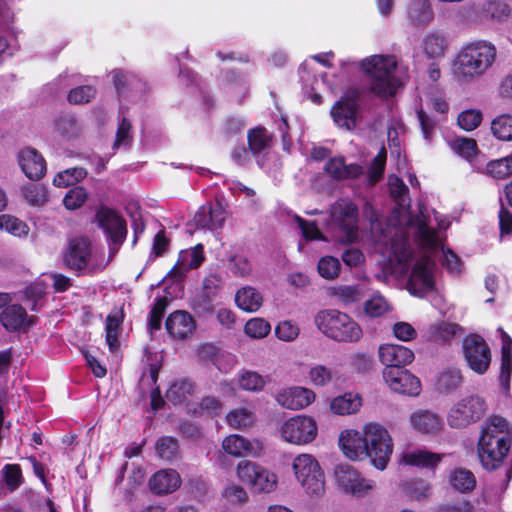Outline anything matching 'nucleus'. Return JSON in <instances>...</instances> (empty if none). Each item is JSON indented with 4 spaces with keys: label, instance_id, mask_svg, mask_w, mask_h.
Listing matches in <instances>:
<instances>
[{
    "label": "nucleus",
    "instance_id": "b1692460",
    "mask_svg": "<svg viewBox=\"0 0 512 512\" xmlns=\"http://www.w3.org/2000/svg\"><path fill=\"white\" fill-rule=\"evenodd\" d=\"M388 185L390 188L391 195L394 198L395 202L397 203L399 208L404 211V219L406 221V226H399L394 229L392 237H394L395 233L400 228H404L407 234L413 233V229L410 228L409 223L410 220L415 221L417 216L412 217L407 211L410 207V198L408 196L407 186L399 177L395 175L389 176ZM422 214L424 215V213L421 212L420 215H418V217H420Z\"/></svg>",
    "mask_w": 512,
    "mask_h": 512
},
{
    "label": "nucleus",
    "instance_id": "338daca9",
    "mask_svg": "<svg viewBox=\"0 0 512 512\" xmlns=\"http://www.w3.org/2000/svg\"><path fill=\"white\" fill-rule=\"evenodd\" d=\"M228 270L236 277L245 278L252 272V264L241 255L232 256L227 264Z\"/></svg>",
    "mask_w": 512,
    "mask_h": 512
},
{
    "label": "nucleus",
    "instance_id": "0eeeda50",
    "mask_svg": "<svg viewBox=\"0 0 512 512\" xmlns=\"http://www.w3.org/2000/svg\"><path fill=\"white\" fill-rule=\"evenodd\" d=\"M364 433L367 446L365 459L368 458L377 470H385L394 450L390 432L380 423L368 422L364 424Z\"/></svg>",
    "mask_w": 512,
    "mask_h": 512
},
{
    "label": "nucleus",
    "instance_id": "20e7f679",
    "mask_svg": "<svg viewBox=\"0 0 512 512\" xmlns=\"http://www.w3.org/2000/svg\"><path fill=\"white\" fill-rule=\"evenodd\" d=\"M397 66V58L389 54L372 55L360 62L362 72L369 78L371 92L383 98L396 93L399 86L395 76Z\"/></svg>",
    "mask_w": 512,
    "mask_h": 512
},
{
    "label": "nucleus",
    "instance_id": "423d86ee",
    "mask_svg": "<svg viewBox=\"0 0 512 512\" xmlns=\"http://www.w3.org/2000/svg\"><path fill=\"white\" fill-rule=\"evenodd\" d=\"M314 324L324 336L336 342L355 343L363 335L360 325L347 313L337 309L318 311Z\"/></svg>",
    "mask_w": 512,
    "mask_h": 512
},
{
    "label": "nucleus",
    "instance_id": "7c9ffc66",
    "mask_svg": "<svg viewBox=\"0 0 512 512\" xmlns=\"http://www.w3.org/2000/svg\"><path fill=\"white\" fill-rule=\"evenodd\" d=\"M442 455L424 449H412L403 451L399 456V463L423 468H434Z\"/></svg>",
    "mask_w": 512,
    "mask_h": 512
},
{
    "label": "nucleus",
    "instance_id": "a18cd8bd",
    "mask_svg": "<svg viewBox=\"0 0 512 512\" xmlns=\"http://www.w3.org/2000/svg\"><path fill=\"white\" fill-rule=\"evenodd\" d=\"M491 132L498 140H512V114L505 113L496 116L491 121Z\"/></svg>",
    "mask_w": 512,
    "mask_h": 512
},
{
    "label": "nucleus",
    "instance_id": "cd10ccee",
    "mask_svg": "<svg viewBox=\"0 0 512 512\" xmlns=\"http://www.w3.org/2000/svg\"><path fill=\"white\" fill-rule=\"evenodd\" d=\"M412 428L421 434H435L443 428L441 417L428 410H417L410 415Z\"/></svg>",
    "mask_w": 512,
    "mask_h": 512
},
{
    "label": "nucleus",
    "instance_id": "f8f14e48",
    "mask_svg": "<svg viewBox=\"0 0 512 512\" xmlns=\"http://www.w3.org/2000/svg\"><path fill=\"white\" fill-rule=\"evenodd\" d=\"M96 220L107 238L109 255L113 257L126 239V221L116 211L107 207H101L97 211Z\"/></svg>",
    "mask_w": 512,
    "mask_h": 512
},
{
    "label": "nucleus",
    "instance_id": "6e6d98bb",
    "mask_svg": "<svg viewBox=\"0 0 512 512\" xmlns=\"http://www.w3.org/2000/svg\"><path fill=\"white\" fill-rule=\"evenodd\" d=\"M271 331V325L263 318H252L244 326V332L247 336L254 339H262Z\"/></svg>",
    "mask_w": 512,
    "mask_h": 512
},
{
    "label": "nucleus",
    "instance_id": "a878e982",
    "mask_svg": "<svg viewBox=\"0 0 512 512\" xmlns=\"http://www.w3.org/2000/svg\"><path fill=\"white\" fill-rule=\"evenodd\" d=\"M180 474L174 469H162L149 479V487L154 494L167 495L175 492L181 486Z\"/></svg>",
    "mask_w": 512,
    "mask_h": 512
},
{
    "label": "nucleus",
    "instance_id": "2f4dec72",
    "mask_svg": "<svg viewBox=\"0 0 512 512\" xmlns=\"http://www.w3.org/2000/svg\"><path fill=\"white\" fill-rule=\"evenodd\" d=\"M407 18L413 26H428L434 19L431 0H412L407 8Z\"/></svg>",
    "mask_w": 512,
    "mask_h": 512
},
{
    "label": "nucleus",
    "instance_id": "1a4fd4ad",
    "mask_svg": "<svg viewBox=\"0 0 512 512\" xmlns=\"http://www.w3.org/2000/svg\"><path fill=\"white\" fill-rule=\"evenodd\" d=\"M487 409L483 397L478 394H468L456 401L448 410L447 423L451 428H465L478 422Z\"/></svg>",
    "mask_w": 512,
    "mask_h": 512
},
{
    "label": "nucleus",
    "instance_id": "f3484780",
    "mask_svg": "<svg viewBox=\"0 0 512 512\" xmlns=\"http://www.w3.org/2000/svg\"><path fill=\"white\" fill-rule=\"evenodd\" d=\"M316 399L315 392L304 386H287L275 394V401L284 409L298 411L311 405Z\"/></svg>",
    "mask_w": 512,
    "mask_h": 512
},
{
    "label": "nucleus",
    "instance_id": "aec40b11",
    "mask_svg": "<svg viewBox=\"0 0 512 512\" xmlns=\"http://www.w3.org/2000/svg\"><path fill=\"white\" fill-rule=\"evenodd\" d=\"M338 444L343 454L352 461L365 459L367 446L365 441L364 425L361 431L356 429L343 430L338 438Z\"/></svg>",
    "mask_w": 512,
    "mask_h": 512
},
{
    "label": "nucleus",
    "instance_id": "5fc2aeb1",
    "mask_svg": "<svg viewBox=\"0 0 512 512\" xmlns=\"http://www.w3.org/2000/svg\"><path fill=\"white\" fill-rule=\"evenodd\" d=\"M26 201L33 206H42L48 201L47 188L41 184H29L23 187Z\"/></svg>",
    "mask_w": 512,
    "mask_h": 512
},
{
    "label": "nucleus",
    "instance_id": "72a5a7b5",
    "mask_svg": "<svg viewBox=\"0 0 512 512\" xmlns=\"http://www.w3.org/2000/svg\"><path fill=\"white\" fill-rule=\"evenodd\" d=\"M448 46L449 42L446 35L439 30L426 33L422 40L423 52L430 59L443 58Z\"/></svg>",
    "mask_w": 512,
    "mask_h": 512
},
{
    "label": "nucleus",
    "instance_id": "4d7b16f0",
    "mask_svg": "<svg viewBox=\"0 0 512 512\" xmlns=\"http://www.w3.org/2000/svg\"><path fill=\"white\" fill-rule=\"evenodd\" d=\"M341 264L339 260L332 256H324L318 262V273L326 280H333L340 273Z\"/></svg>",
    "mask_w": 512,
    "mask_h": 512
},
{
    "label": "nucleus",
    "instance_id": "f03ea898",
    "mask_svg": "<svg viewBox=\"0 0 512 512\" xmlns=\"http://www.w3.org/2000/svg\"><path fill=\"white\" fill-rule=\"evenodd\" d=\"M512 442V428L501 416H490L481 426L477 454L486 470H495L507 456Z\"/></svg>",
    "mask_w": 512,
    "mask_h": 512
},
{
    "label": "nucleus",
    "instance_id": "864d4df0",
    "mask_svg": "<svg viewBox=\"0 0 512 512\" xmlns=\"http://www.w3.org/2000/svg\"><path fill=\"white\" fill-rule=\"evenodd\" d=\"M0 229L10 233L13 236H26L29 232L27 224L11 215H0Z\"/></svg>",
    "mask_w": 512,
    "mask_h": 512
},
{
    "label": "nucleus",
    "instance_id": "dca6fc26",
    "mask_svg": "<svg viewBox=\"0 0 512 512\" xmlns=\"http://www.w3.org/2000/svg\"><path fill=\"white\" fill-rule=\"evenodd\" d=\"M335 478L340 488L353 495L364 496L375 488V482L372 479L363 477L360 472L347 464L336 467Z\"/></svg>",
    "mask_w": 512,
    "mask_h": 512
},
{
    "label": "nucleus",
    "instance_id": "e2e57ef3",
    "mask_svg": "<svg viewBox=\"0 0 512 512\" xmlns=\"http://www.w3.org/2000/svg\"><path fill=\"white\" fill-rule=\"evenodd\" d=\"M404 490L409 496L418 501L429 497L431 493L430 484L421 479L407 481L404 484Z\"/></svg>",
    "mask_w": 512,
    "mask_h": 512
},
{
    "label": "nucleus",
    "instance_id": "3c124183",
    "mask_svg": "<svg viewBox=\"0 0 512 512\" xmlns=\"http://www.w3.org/2000/svg\"><path fill=\"white\" fill-rule=\"evenodd\" d=\"M391 307L387 300L380 294L372 295L364 303L365 314L371 318H377L385 315Z\"/></svg>",
    "mask_w": 512,
    "mask_h": 512
},
{
    "label": "nucleus",
    "instance_id": "49530a36",
    "mask_svg": "<svg viewBox=\"0 0 512 512\" xmlns=\"http://www.w3.org/2000/svg\"><path fill=\"white\" fill-rule=\"evenodd\" d=\"M193 391L194 386L190 380L180 379L171 384L166 393V397L174 404H180L183 403Z\"/></svg>",
    "mask_w": 512,
    "mask_h": 512
},
{
    "label": "nucleus",
    "instance_id": "13d9d810",
    "mask_svg": "<svg viewBox=\"0 0 512 512\" xmlns=\"http://www.w3.org/2000/svg\"><path fill=\"white\" fill-rule=\"evenodd\" d=\"M334 296L340 302L348 305L360 301L363 291L359 285H343L334 289Z\"/></svg>",
    "mask_w": 512,
    "mask_h": 512
},
{
    "label": "nucleus",
    "instance_id": "c03bdc74",
    "mask_svg": "<svg viewBox=\"0 0 512 512\" xmlns=\"http://www.w3.org/2000/svg\"><path fill=\"white\" fill-rule=\"evenodd\" d=\"M482 173L494 179L510 177L512 175V155L488 162Z\"/></svg>",
    "mask_w": 512,
    "mask_h": 512
},
{
    "label": "nucleus",
    "instance_id": "9d476101",
    "mask_svg": "<svg viewBox=\"0 0 512 512\" xmlns=\"http://www.w3.org/2000/svg\"><path fill=\"white\" fill-rule=\"evenodd\" d=\"M317 434V422L308 415L290 417L278 428V436L282 441L297 446L310 444L316 439Z\"/></svg>",
    "mask_w": 512,
    "mask_h": 512
},
{
    "label": "nucleus",
    "instance_id": "4be33fe9",
    "mask_svg": "<svg viewBox=\"0 0 512 512\" xmlns=\"http://www.w3.org/2000/svg\"><path fill=\"white\" fill-rule=\"evenodd\" d=\"M204 259V250L201 244L182 250L176 264L170 270L169 276L177 281L182 280L189 270L198 268Z\"/></svg>",
    "mask_w": 512,
    "mask_h": 512
},
{
    "label": "nucleus",
    "instance_id": "c9c22d12",
    "mask_svg": "<svg viewBox=\"0 0 512 512\" xmlns=\"http://www.w3.org/2000/svg\"><path fill=\"white\" fill-rule=\"evenodd\" d=\"M325 171L335 179L357 178L363 173L360 165H347L342 157L330 159L325 165Z\"/></svg>",
    "mask_w": 512,
    "mask_h": 512
},
{
    "label": "nucleus",
    "instance_id": "0e129e2a",
    "mask_svg": "<svg viewBox=\"0 0 512 512\" xmlns=\"http://www.w3.org/2000/svg\"><path fill=\"white\" fill-rule=\"evenodd\" d=\"M1 475L4 483L11 491L17 489L22 483L21 468L17 464H6L1 470Z\"/></svg>",
    "mask_w": 512,
    "mask_h": 512
},
{
    "label": "nucleus",
    "instance_id": "6e6552de",
    "mask_svg": "<svg viewBox=\"0 0 512 512\" xmlns=\"http://www.w3.org/2000/svg\"><path fill=\"white\" fill-rule=\"evenodd\" d=\"M292 470L297 482L310 498H320L325 493V475L318 460L309 453L293 458Z\"/></svg>",
    "mask_w": 512,
    "mask_h": 512
},
{
    "label": "nucleus",
    "instance_id": "c85d7f7f",
    "mask_svg": "<svg viewBox=\"0 0 512 512\" xmlns=\"http://www.w3.org/2000/svg\"><path fill=\"white\" fill-rule=\"evenodd\" d=\"M166 329L173 338L182 340L193 333L195 322L187 312L175 311L167 318Z\"/></svg>",
    "mask_w": 512,
    "mask_h": 512
},
{
    "label": "nucleus",
    "instance_id": "bf43d9fd",
    "mask_svg": "<svg viewBox=\"0 0 512 512\" xmlns=\"http://www.w3.org/2000/svg\"><path fill=\"white\" fill-rule=\"evenodd\" d=\"M250 151L257 155L269 146L270 136L263 128L253 129L248 135Z\"/></svg>",
    "mask_w": 512,
    "mask_h": 512
},
{
    "label": "nucleus",
    "instance_id": "c756f323",
    "mask_svg": "<svg viewBox=\"0 0 512 512\" xmlns=\"http://www.w3.org/2000/svg\"><path fill=\"white\" fill-rule=\"evenodd\" d=\"M363 405V399L360 394L355 392H346L334 397L330 401V411L339 416L353 415L360 411Z\"/></svg>",
    "mask_w": 512,
    "mask_h": 512
},
{
    "label": "nucleus",
    "instance_id": "052dcab7",
    "mask_svg": "<svg viewBox=\"0 0 512 512\" xmlns=\"http://www.w3.org/2000/svg\"><path fill=\"white\" fill-rule=\"evenodd\" d=\"M458 329V326L451 323L433 325L428 330V337L435 342H446L450 340Z\"/></svg>",
    "mask_w": 512,
    "mask_h": 512
},
{
    "label": "nucleus",
    "instance_id": "39448f33",
    "mask_svg": "<svg viewBox=\"0 0 512 512\" xmlns=\"http://www.w3.org/2000/svg\"><path fill=\"white\" fill-rule=\"evenodd\" d=\"M409 226L413 229L414 242L419 248L425 249L434 262L435 259H438L442 266L452 274L460 272V259L450 249H445L443 238L428 225L426 215L422 214L415 221L410 220Z\"/></svg>",
    "mask_w": 512,
    "mask_h": 512
},
{
    "label": "nucleus",
    "instance_id": "58836bf2",
    "mask_svg": "<svg viewBox=\"0 0 512 512\" xmlns=\"http://www.w3.org/2000/svg\"><path fill=\"white\" fill-rule=\"evenodd\" d=\"M480 14L485 19L496 22H505L511 14L510 6L501 0H488L479 8Z\"/></svg>",
    "mask_w": 512,
    "mask_h": 512
},
{
    "label": "nucleus",
    "instance_id": "09e8293b",
    "mask_svg": "<svg viewBox=\"0 0 512 512\" xmlns=\"http://www.w3.org/2000/svg\"><path fill=\"white\" fill-rule=\"evenodd\" d=\"M450 483L456 490L465 493L475 487L476 480L471 471L467 469H457L451 474Z\"/></svg>",
    "mask_w": 512,
    "mask_h": 512
},
{
    "label": "nucleus",
    "instance_id": "f257e3e1",
    "mask_svg": "<svg viewBox=\"0 0 512 512\" xmlns=\"http://www.w3.org/2000/svg\"><path fill=\"white\" fill-rule=\"evenodd\" d=\"M408 235L404 228H400L394 237L379 239L376 249L384 257H388L390 274L403 276L411 270L407 290L415 296L422 297L435 287V264L425 249L419 248L417 253L412 251Z\"/></svg>",
    "mask_w": 512,
    "mask_h": 512
},
{
    "label": "nucleus",
    "instance_id": "a211bd4d",
    "mask_svg": "<svg viewBox=\"0 0 512 512\" xmlns=\"http://www.w3.org/2000/svg\"><path fill=\"white\" fill-rule=\"evenodd\" d=\"M358 97L357 91L346 93L341 100L336 102L331 109V115L334 122L347 130H352L356 126L358 114Z\"/></svg>",
    "mask_w": 512,
    "mask_h": 512
},
{
    "label": "nucleus",
    "instance_id": "4468645a",
    "mask_svg": "<svg viewBox=\"0 0 512 512\" xmlns=\"http://www.w3.org/2000/svg\"><path fill=\"white\" fill-rule=\"evenodd\" d=\"M463 355L468 367L475 373L483 375L491 364V350L486 341L479 335L472 334L464 338Z\"/></svg>",
    "mask_w": 512,
    "mask_h": 512
},
{
    "label": "nucleus",
    "instance_id": "473e14b6",
    "mask_svg": "<svg viewBox=\"0 0 512 512\" xmlns=\"http://www.w3.org/2000/svg\"><path fill=\"white\" fill-rule=\"evenodd\" d=\"M1 323L9 331H21L30 326L25 309L17 304L7 306L1 313Z\"/></svg>",
    "mask_w": 512,
    "mask_h": 512
},
{
    "label": "nucleus",
    "instance_id": "ea45409f",
    "mask_svg": "<svg viewBox=\"0 0 512 512\" xmlns=\"http://www.w3.org/2000/svg\"><path fill=\"white\" fill-rule=\"evenodd\" d=\"M122 321L123 313L117 309L112 310L106 318V343L111 352L116 351L119 347L118 336L121 330Z\"/></svg>",
    "mask_w": 512,
    "mask_h": 512
},
{
    "label": "nucleus",
    "instance_id": "2eb2a0df",
    "mask_svg": "<svg viewBox=\"0 0 512 512\" xmlns=\"http://www.w3.org/2000/svg\"><path fill=\"white\" fill-rule=\"evenodd\" d=\"M382 377L386 386L393 393L417 397L422 391L420 379L407 369L384 368Z\"/></svg>",
    "mask_w": 512,
    "mask_h": 512
},
{
    "label": "nucleus",
    "instance_id": "6ab92c4d",
    "mask_svg": "<svg viewBox=\"0 0 512 512\" xmlns=\"http://www.w3.org/2000/svg\"><path fill=\"white\" fill-rule=\"evenodd\" d=\"M378 358L384 368L403 369L414 361L415 354L406 346L385 343L378 348Z\"/></svg>",
    "mask_w": 512,
    "mask_h": 512
},
{
    "label": "nucleus",
    "instance_id": "8fccbe9b",
    "mask_svg": "<svg viewBox=\"0 0 512 512\" xmlns=\"http://www.w3.org/2000/svg\"><path fill=\"white\" fill-rule=\"evenodd\" d=\"M221 497L227 505H242L248 500V494L245 489L234 482L226 484Z\"/></svg>",
    "mask_w": 512,
    "mask_h": 512
},
{
    "label": "nucleus",
    "instance_id": "bb28decb",
    "mask_svg": "<svg viewBox=\"0 0 512 512\" xmlns=\"http://www.w3.org/2000/svg\"><path fill=\"white\" fill-rule=\"evenodd\" d=\"M19 164L22 171L31 180L40 179L46 170L44 158L32 148H25L19 153Z\"/></svg>",
    "mask_w": 512,
    "mask_h": 512
},
{
    "label": "nucleus",
    "instance_id": "de8ad7c7",
    "mask_svg": "<svg viewBox=\"0 0 512 512\" xmlns=\"http://www.w3.org/2000/svg\"><path fill=\"white\" fill-rule=\"evenodd\" d=\"M87 172L81 167H72L60 171L53 179V184L57 187H68L84 179Z\"/></svg>",
    "mask_w": 512,
    "mask_h": 512
},
{
    "label": "nucleus",
    "instance_id": "37998d69",
    "mask_svg": "<svg viewBox=\"0 0 512 512\" xmlns=\"http://www.w3.org/2000/svg\"><path fill=\"white\" fill-rule=\"evenodd\" d=\"M269 382V378L255 371L244 370L238 375V385L248 392H260Z\"/></svg>",
    "mask_w": 512,
    "mask_h": 512
},
{
    "label": "nucleus",
    "instance_id": "774afa93",
    "mask_svg": "<svg viewBox=\"0 0 512 512\" xmlns=\"http://www.w3.org/2000/svg\"><path fill=\"white\" fill-rule=\"evenodd\" d=\"M88 193L85 188L78 186L70 189L63 198L64 206L69 210L80 208L87 200Z\"/></svg>",
    "mask_w": 512,
    "mask_h": 512
},
{
    "label": "nucleus",
    "instance_id": "ddd939ff",
    "mask_svg": "<svg viewBox=\"0 0 512 512\" xmlns=\"http://www.w3.org/2000/svg\"><path fill=\"white\" fill-rule=\"evenodd\" d=\"M333 224L344 234L345 242H353L358 236V208L348 199L336 201L330 209Z\"/></svg>",
    "mask_w": 512,
    "mask_h": 512
},
{
    "label": "nucleus",
    "instance_id": "9b49d317",
    "mask_svg": "<svg viewBox=\"0 0 512 512\" xmlns=\"http://www.w3.org/2000/svg\"><path fill=\"white\" fill-rule=\"evenodd\" d=\"M235 472L242 483L256 492L270 493L277 488V475L258 463L242 460L238 462Z\"/></svg>",
    "mask_w": 512,
    "mask_h": 512
},
{
    "label": "nucleus",
    "instance_id": "69168bd1",
    "mask_svg": "<svg viewBox=\"0 0 512 512\" xmlns=\"http://www.w3.org/2000/svg\"><path fill=\"white\" fill-rule=\"evenodd\" d=\"M132 141V126L130 121L123 116L119 120L118 129L116 132V138L113 143L114 149H119L121 147H127L130 145Z\"/></svg>",
    "mask_w": 512,
    "mask_h": 512
},
{
    "label": "nucleus",
    "instance_id": "a19ab883",
    "mask_svg": "<svg viewBox=\"0 0 512 512\" xmlns=\"http://www.w3.org/2000/svg\"><path fill=\"white\" fill-rule=\"evenodd\" d=\"M462 383L463 375L461 370L456 367H447L439 373L436 386L439 391L450 393L457 390Z\"/></svg>",
    "mask_w": 512,
    "mask_h": 512
},
{
    "label": "nucleus",
    "instance_id": "680f3d73",
    "mask_svg": "<svg viewBox=\"0 0 512 512\" xmlns=\"http://www.w3.org/2000/svg\"><path fill=\"white\" fill-rule=\"evenodd\" d=\"M483 115L478 109H467L462 111L457 117V123L465 131L476 129L482 122Z\"/></svg>",
    "mask_w": 512,
    "mask_h": 512
},
{
    "label": "nucleus",
    "instance_id": "603ef678",
    "mask_svg": "<svg viewBox=\"0 0 512 512\" xmlns=\"http://www.w3.org/2000/svg\"><path fill=\"white\" fill-rule=\"evenodd\" d=\"M155 449L157 455L166 461L176 459L179 453L177 440L169 436L159 438L156 442Z\"/></svg>",
    "mask_w": 512,
    "mask_h": 512
},
{
    "label": "nucleus",
    "instance_id": "4c0bfd02",
    "mask_svg": "<svg viewBox=\"0 0 512 512\" xmlns=\"http://www.w3.org/2000/svg\"><path fill=\"white\" fill-rule=\"evenodd\" d=\"M227 424L236 430H246L256 423L255 410L251 407H237L226 415Z\"/></svg>",
    "mask_w": 512,
    "mask_h": 512
},
{
    "label": "nucleus",
    "instance_id": "412c9836",
    "mask_svg": "<svg viewBox=\"0 0 512 512\" xmlns=\"http://www.w3.org/2000/svg\"><path fill=\"white\" fill-rule=\"evenodd\" d=\"M221 447L226 454L234 458L258 457L262 451V446L258 440H249L239 434L226 436L222 440Z\"/></svg>",
    "mask_w": 512,
    "mask_h": 512
},
{
    "label": "nucleus",
    "instance_id": "393cba45",
    "mask_svg": "<svg viewBox=\"0 0 512 512\" xmlns=\"http://www.w3.org/2000/svg\"><path fill=\"white\" fill-rule=\"evenodd\" d=\"M91 256L92 248L89 241L85 238H75L69 244L64 262L69 268L82 270L88 266Z\"/></svg>",
    "mask_w": 512,
    "mask_h": 512
},
{
    "label": "nucleus",
    "instance_id": "7ed1b4c3",
    "mask_svg": "<svg viewBox=\"0 0 512 512\" xmlns=\"http://www.w3.org/2000/svg\"><path fill=\"white\" fill-rule=\"evenodd\" d=\"M497 49L487 40L467 43L458 52L454 62V75L461 82H471L482 76L495 62Z\"/></svg>",
    "mask_w": 512,
    "mask_h": 512
},
{
    "label": "nucleus",
    "instance_id": "79ce46f5",
    "mask_svg": "<svg viewBox=\"0 0 512 512\" xmlns=\"http://www.w3.org/2000/svg\"><path fill=\"white\" fill-rule=\"evenodd\" d=\"M307 377L312 386L326 387L335 381L336 373L326 365L315 364L309 368Z\"/></svg>",
    "mask_w": 512,
    "mask_h": 512
},
{
    "label": "nucleus",
    "instance_id": "f704fd0d",
    "mask_svg": "<svg viewBox=\"0 0 512 512\" xmlns=\"http://www.w3.org/2000/svg\"><path fill=\"white\" fill-rule=\"evenodd\" d=\"M235 303L239 309L253 313L262 306L263 296L256 288L244 286L236 292Z\"/></svg>",
    "mask_w": 512,
    "mask_h": 512
},
{
    "label": "nucleus",
    "instance_id": "5701e85b",
    "mask_svg": "<svg viewBox=\"0 0 512 512\" xmlns=\"http://www.w3.org/2000/svg\"><path fill=\"white\" fill-rule=\"evenodd\" d=\"M193 220L198 228L219 230L226 220V211L219 202L208 203L199 208Z\"/></svg>",
    "mask_w": 512,
    "mask_h": 512
},
{
    "label": "nucleus",
    "instance_id": "e433bc0d",
    "mask_svg": "<svg viewBox=\"0 0 512 512\" xmlns=\"http://www.w3.org/2000/svg\"><path fill=\"white\" fill-rule=\"evenodd\" d=\"M81 125L73 115H61L54 120L53 134L63 140H70L78 137Z\"/></svg>",
    "mask_w": 512,
    "mask_h": 512
}]
</instances>
